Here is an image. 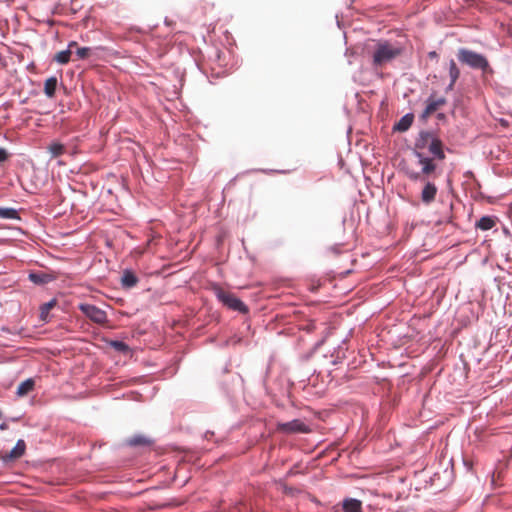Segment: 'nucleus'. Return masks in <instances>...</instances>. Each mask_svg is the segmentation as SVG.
<instances>
[{
  "mask_svg": "<svg viewBox=\"0 0 512 512\" xmlns=\"http://www.w3.org/2000/svg\"><path fill=\"white\" fill-rule=\"evenodd\" d=\"M414 156L431 155L433 158L443 160L445 153L443 151L442 141L434 132L420 131L414 143Z\"/></svg>",
  "mask_w": 512,
  "mask_h": 512,
  "instance_id": "f257e3e1",
  "label": "nucleus"
},
{
  "mask_svg": "<svg viewBox=\"0 0 512 512\" xmlns=\"http://www.w3.org/2000/svg\"><path fill=\"white\" fill-rule=\"evenodd\" d=\"M403 52V47L397 42L388 40H377L371 50L372 65L375 68H381L394 59H396Z\"/></svg>",
  "mask_w": 512,
  "mask_h": 512,
  "instance_id": "f03ea898",
  "label": "nucleus"
},
{
  "mask_svg": "<svg viewBox=\"0 0 512 512\" xmlns=\"http://www.w3.org/2000/svg\"><path fill=\"white\" fill-rule=\"evenodd\" d=\"M162 92L167 100L177 99L180 96L183 87L184 70L180 66H171L165 68L162 72Z\"/></svg>",
  "mask_w": 512,
  "mask_h": 512,
  "instance_id": "7ed1b4c3",
  "label": "nucleus"
},
{
  "mask_svg": "<svg viewBox=\"0 0 512 512\" xmlns=\"http://www.w3.org/2000/svg\"><path fill=\"white\" fill-rule=\"evenodd\" d=\"M458 60L472 69H479L483 72L491 71L487 58L467 48H460L457 52Z\"/></svg>",
  "mask_w": 512,
  "mask_h": 512,
  "instance_id": "20e7f679",
  "label": "nucleus"
},
{
  "mask_svg": "<svg viewBox=\"0 0 512 512\" xmlns=\"http://www.w3.org/2000/svg\"><path fill=\"white\" fill-rule=\"evenodd\" d=\"M217 299L231 310L246 313L248 311L246 305L234 294L224 291L221 288L215 290Z\"/></svg>",
  "mask_w": 512,
  "mask_h": 512,
  "instance_id": "39448f33",
  "label": "nucleus"
},
{
  "mask_svg": "<svg viewBox=\"0 0 512 512\" xmlns=\"http://www.w3.org/2000/svg\"><path fill=\"white\" fill-rule=\"evenodd\" d=\"M78 308L87 318L96 324H104L107 321L106 312L95 305L81 303Z\"/></svg>",
  "mask_w": 512,
  "mask_h": 512,
  "instance_id": "423d86ee",
  "label": "nucleus"
},
{
  "mask_svg": "<svg viewBox=\"0 0 512 512\" xmlns=\"http://www.w3.org/2000/svg\"><path fill=\"white\" fill-rule=\"evenodd\" d=\"M437 192V186L433 182L426 180L420 196L422 203L430 205L435 200Z\"/></svg>",
  "mask_w": 512,
  "mask_h": 512,
  "instance_id": "0eeeda50",
  "label": "nucleus"
},
{
  "mask_svg": "<svg viewBox=\"0 0 512 512\" xmlns=\"http://www.w3.org/2000/svg\"><path fill=\"white\" fill-rule=\"evenodd\" d=\"M281 428L288 433H308L310 431L308 425L299 419L283 423Z\"/></svg>",
  "mask_w": 512,
  "mask_h": 512,
  "instance_id": "6e6552de",
  "label": "nucleus"
},
{
  "mask_svg": "<svg viewBox=\"0 0 512 512\" xmlns=\"http://www.w3.org/2000/svg\"><path fill=\"white\" fill-rule=\"evenodd\" d=\"M418 159L419 165H421V173L423 177L429 176L431 173H433L436 169V165L433 162V157H429L427 155H417L415 156Z\"/></svg>",
  "mask_w": 512,
  "mask_h": 512,
  "instance_id": "1a4fd4ad",
  "label": "nucleus"
},
{
  "mask_svg": "<svg viewBox=\"0 0 512 512\" xmlns=\"http://www.w3.org/2000/svg\"><path fill=\"white\" fill-rule=\"evenodd\" d=\"M126 445L130 446V447H135V448H138V447H143V448H149L153 443L154 441H152L149 437L145 436V435H142V434H139V435H134L128 439H126L125 441Z\"/></svg>",
  "mask_w": 512,
  "mask_h": 512,
  "instance_id": "9d476101",
  "label": "nucleus"
},
{
  "mask_svg": "<svg viewBox=\"0 0 512 512\" xmlns=\"http://www.w3.org/2000/svg\"><path fill=\"white\" fill-rule=\"evenodd\" d=\"M445 102H446V100L443 97H440L437 99L432 96L429 97L427 99L426 107L422 113V117L423 118L428 117L430 114L435 112L440 106L444 105Z\"/></svg>",
  "mask_w": 512,
  "mask_h": 512,
  "instance_id": "9b49d317",
  "label": "nucleus"
},
{
  "mask_svg": "<svg viewBox=\"0 0 512 512\" xmlns=\"http://www.w3.org/2000/svg\"><path fill=\"white\" fill-rule=\"evenodd\" d=\"M344 512H361L362 502L356 498H346L342 502Z\"/></svg>",
  "mask_w": 512,
  "mask_h": 512,
  "instance_id": "f8f14e48",
  "label": "nucleus"
},
{
  "mask_svg": "<svg viewBox=\"0 0 512 512\" xmlns=\"http://www.w3.org/2000/svg\"><path fill=\"white\" fill-rule=\"evenodd\" d=\"M413 121L414 115L412 113H407L394 125V130L405 132L411 127Z\"/></svg>",
  "mask_w": 512,
  "mask_h": 512,
  "instance_id": "ddd939ff",
  "label": "nucleus"
},
{
  "mask_svg": "<svg viewBox=\"0 0 512 512\" xmlns=\"http://www.w3.org/2000/svg\"><path fill=\"white\" fill-rule=\"evenodd\" d=\"M28 278L31 282L37 285L47 284L53 280L51 275L43 272H31L29 273Z\"/></svg>",
  "mask_w": 512,
  "mask_h": 512,
  "instance_id": "4468645a",
  "label": "nucleus"
},
{
  "mask_svg": "<svg viewBox=\"0 0 512 512\" xmlns=\"http://www.w3.org/2000/svg\"><path fill=\"white\" fill-rule=\"evenodd\" d=\"M137 282H138V278L132 271H129V270L124 271L122 278H121V283H122L123 287L132 288L137 284Z\"/></svg>",
  "mask_w": 512,
  "mask_h": 512,
  "instance_id": "2eb2a0df",
  "label": "nucleus"
},
{
  "mask_svg": "<svg viewBox=\"0 0 512 512\" xmlns=\"http://www.w3.org/2000/svg\"><path fill=\"white\" fill-rule=\"evenodd\" d=\"M34 380L33 379H26L25 381L21 382L17 388L16 394L19 397H23L30 393L34 389Z\"/></svg>",
  "mask_w": 512,
  "mask_h": 512,
  "instance_id": "dca6fc26",
  "label": "nucleus"
},
{
  "mask_svg": "<svg viewBox=\"0 0 512 512\" xmlns=\"http://www.w3.org/2000/svg\"><path fill=\"white\" fill-rule=\"evenodd\" d=\"M494 226H495V220L493 217H490V216H483L476 223V228H478L482 231L490 230Z\"/></svg>",
  "mask_w": 512,
  "mask_h": 512,
  "instance_id": "f3484780",
  "label": "nucleus"
},
{
  "mask_svg": "<svg viewBox=\"0 0 512 512\" xmlns=\"http://www.w3.org/2000/svg\"><path fill=\"white\" fill-rule=\"evenodd\" d=\"M26 444L24 440H18L15 447L10 451L9 458L18 459L25 453Z\"/></svg>",
  "mask_w": 512,
  "mask_h": 512,
  "instance_id": "a211bd4d",
  "label": "nucleus"
},
{
  "mask_svg": "<svg viewBox=\"0 0 512 512\" xmlns=\"http://www.w3.org/2000/svg\"><path fill=\"white\" fill-rule=\"evenodd\" d=\"M56 87H57L56 77H50L44 83V93L48 97L52 98L55 95Z\"/></svg>",
  "mask_w": 512,
  "mask_h": 512,
  "instance_id": "6ab92c4d",
  "label": "nucleus"
},
{
  "mask_svg": "<svg viewBox=\"0 0 512 512\" xmlns=\"http://www.w3.org/2000/svg\"><path fill=\"white\" fill-rule=\"evenodd\" d=\"M47 149L51 154L52 158L59 157L63 155L66 151V147L59 142H52Z\"/></svg>",
  "mask_w": 512,
  "mask_h": 512,
  "instance_id": "aec40b11",
  "label": "nucleus"
},
{
  "mask_svg": "<svg viewBox=\"0 0 512 512\" xmlns=\"http://www.w3.org/2000/svg\"><path fill=\"white\" fill-rule=\"evenodd\" d=\"M71 54L70 49L60 51L55 54L54 60L59 64L65 65L70 61Z\"/></svg>",
  "mask_w": 512,
  "mask_h": 512,
  "instance_id": "412c9836",
  "label": "nucleus"
},
{
  "mask_svg": "<svg viewBox=\"0 0 512 512\" xmlns=\"http://www.w3.org/2000/svg\"><path fill=\"white\" fill-rule=\"evenodd\" d=\"M460 76V70L453 59L449 62V77L452 84H455Z\"/></svg>",
  "mask_w": 512,
  "mask_h": 512,
  "instance_id": "4be33fe9",
  "label": "nucleus"
},
{
  "mask_svg": "<svg viewBox=\"0 0 512 512\" xmlns=\"http://www.w3.org/2000/svg\"><path fill=\"white\" fill-rule=\"evenodd\" d=\"M0 218L3 219H19V215L14 208H3L0 207Z\"/></svg>",
  "mask_w": 512,
  "mask_h": 512,
  "instance_id": "5701e85b",
  "label": "nucleus"
},
{
  "mask_svg": "<svg viewBox=\"0 0 512 512\" xmlns=\"http://www.w3.org/2000/svg\"><path fill=\"white\" fill-rule=\"evenodd\" d=\"M110 346L113 349H115L116 351L121 352L123 354H127L130 352L129 346L123 341H119V340L111 341Z\"/></svg>",
  "mask_w": 512,
  "mask_h": 512,
  "instance_id": "b1692460",
  "label": "nucleus"
},
{
  "mask_svg": "<svg viewBox=\"0 0 512 512\" xmlns=\"http://www.w3.org/2000/svg\"><path fill=\"white\" fill-rule=\"evenodd\" d=\"M56 305V300L52 299L51 301L44 303L40 308V316L42 320H46L49 311Z\"/></svg>",
  "mask_w": 512,
  "mask_h": 512,
  "instance_id": "393cba45",
  "label": "nucleus"
},
{
  "mask_svg": "<svg viewBox=\"0 0 512 512\" xmlns=\"http://www.w3.org/2000/svg\"><path fill=\"white\" fill-rule=\"evenodd\" d=\"M90 53H91V48H88V47H81V48H77V50H76V54L79 59L88 58L90 56Z\"/></svg>",
  "mask_w": 512,
  "mask_h": 512,
  "instance_id": "a878e982",
  "label": "nucleus"
},
{
  "mask_svg": "<svg viewBox=\"0 0 512 512\" xmlns=\"http://www.w3.org/2000/svg\"><path fill=\"white\" fill-rule=\"evenodd\" d=\"M408 177L409 179L413 180V181H420V182H425L427 179L425 177H423L422 173L421 172H408Z\"/></svg>",
  "mask_w": 512,
  "mask_h": 512,
  "instance_id": "bb28decb",
  "label": "nucleus"
},
{
  "mask_svg": "<svg viewBox=\"0 0 512 512\" xmlns=\"http://www.w3.org/2000/svg\"><path fill=\"white\" fill-rule=\"evenodd\" d=\"M9 158V153L6 149L0 148V164L7 161Z\"/></svg>",
  "mask_w": 512,
  "mask_h": 512,
  "instance_id": "cd10ccee",
  "label": "nucleus"
},
{
  "mask_svg": "<svg viewBox=\"0 0 512 512\" xmlns=\"http://www.w3.org/2000/svg\"><path fill=\"white\" fill-rule=\"evenodd\" d=\"M455 84H452V81L450 80L449 84L446 87V92L451 91L454 88Z\"/></svg>",
  "mask_w": 512,
  "mask_h": 512,
  "instance_id": "c85d7f7f",
  "label": "nucleus"
},
{
  "mask_svg": "<svg viewBox=\"0 0 512 512\" xmlns=\"http://www.w3.org/2000/svg\"><path fill=\"white\" fill-rule=\"evenodd\" d=\"M74 47H77V42L72 41L68 44V49H70L71 51Z\"/></svg>",
  "mask_w": 512,
  "mask_h": 512,
  "instance_id": "c756f323",
  "label": "nucleus"
},
{
  "mask_svg": "<svg viewBox=\"0 0 512 512\" xmlns=\"http://www.w3.org/2000/svg\"><path fill=\"white\" fill-rule=\"evenodd\" d=\"M7 427H8V426H7V424H6V423H2V424L0 425V429H1V430H5V429H7Z\"/></svg>",
  "mask_w": 512,
  "mask_h": 512,
  "instance_id": "7c9ffc66",
  "label": "nucleus"
},
{
  "mask_svg": "<svg viewBox=\"0 0 512 512\" xmlns=\"http://www.w3.org/2000/svg\"><path fill=\"white\" fill-rule=\"evenodd\" d=\"M436 56H437V54L435 51H432L429 53V57H431V58L436 57Z\"/></svg>",
  "mask_w": 512,
  "mask_h": 512,
  "instance_id": "2f4dec72",
  "label": "nucleus"
}]
</instances>
